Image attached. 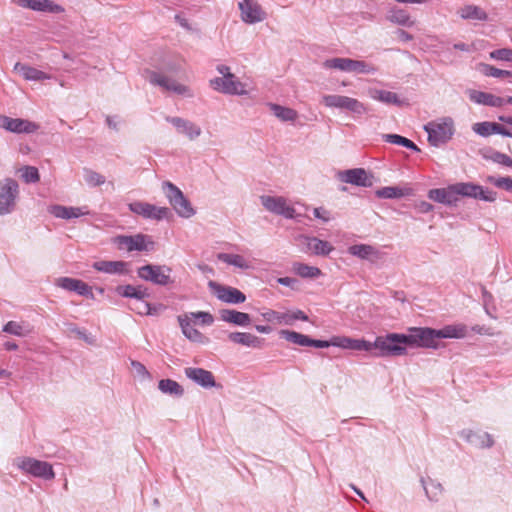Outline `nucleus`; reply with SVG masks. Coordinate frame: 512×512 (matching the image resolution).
<instances>
[{"label": "nucleus", "instance_id": "nucleus-51", "mask_svg": "<svg viewBox=\"0 0 512 512\" xmlns=\"http://www.w3.org/2000/svg\"><path fill=\"white\" fill-rule=\"evenodd\" d=\"M375 71H376V68L373 65L368 64L365 61L353 59L351 72L370 74V73H374Z\"/></svg>", "mask_w": 512, "mask_h": 512}, {"label": "nucleus", "instance_id": "nucleus-29", "mask_svg": "<svg viewBox=\"0 0 512 512\" xmlns=\"http://www.w3.org/2000/svg\"><path fill=\"white\" fill-rule=\"evenodd\" d=\"M469 98L472 102L490 107H502L505 104V98L478 90H470Z\"/></svg>", "mask_w": 512, "mask_h": 512}, {"label": "nucleus", "instance_id": "nucleus-28", "mask_svg": "<svg viewBox=\"0 0 512 512\" xmlns=\"http://www.w3.org/2000/svg\"><path fill=\"white\" fill-rule=\"evenodd\" d=\"M128 263L124 261H96L92 267L103 273L124 275L128 273Z\"/></svg>", "mask_w": 512, "mask_h": 512}, {"label": "nucleus", "instance_id": "nucleus-46", "mask_svg": "<svg viewBox=\"0 0 512 512\" xmlns=\"http://www.w3.org/2000/svg\"><path fill=\"white\" fill-rule=\"evenodd\" d=\"M480 71L486 76L495 78L512 77V71L498 69L489 64H480Z\"/></svg>", "mask_w": 512, "mask_h": 512}, {"label": "nucleus", "instance_id": "nucleus-27", "mask_svg": "<svg viewBox=\"0 0 512 512\" xmlns=\"http://www.w3.org/2000/svg\"><path fill=\"white\" fill-rule=\"evenodd\" d=\"M49 212L56 218L73 219L88 215L90 212L87 207H66L62 205H53L49 207Z\"/></svg>", "mask_w": 512, "mask_h": 512}, {"label": "nucleus", "instance_id": "nucleus-15", "mask_svg": "<svg viewBox=\"0 0 512 512\" xmlns=\"http://www.w3.org/2000/svg\"><path fill=\"white\" fill-rule=\"evenodd\" d=\"M0 128L17 134H31L39 129V125L26 119L11 118L6 115H0Z\"/></svg>", "mask_w": 512, "mask_h": 512}, {"label": "nucleus", "instance_id": "nucleus-9", "mask_svg": "<svg viewBox=\"0 0 512 512\" xmlns=\"http://www.w3.org/2000/svg\"><path fill=\"white\" fill-rule=\"evenodd\" d=\"M148 81L152 85L159 86L166 91H170L178 95L186 97L194 96L192 90L188 86L181 84L177 82L175 79H172L164 74L155 71L149 72Z\"/></svg>", "mask_w": 512, "mask_h": 512}, {"label": "nucleus", "instance_id": "nucleus-26", "mask_svg": "<svg viewBox=\"0 0 512 512\" xmlns=\"http://www.w3.org/2000/svg\"><path fill=\"white\" fill-rule=\"evenodd\" d=\"M13 70L27 81H44L52 78L50 74L20 62L14 65Z\"/></svg>", "mask_w": 512, "mask_h": 512}, {"label": "nucleus", "instance_id": "nucleus-25", "mask_svg": "<svg viewBox=\"0 0 512 512\" xmlns=\"http://www.w3.org/2000/svg\"><path fill=\"white\" fill-rule=\"evenodd\" d=\"M182 333L190 341L195 343H206L208 339L191 323V317L189 315H179L177 317Z\"/></svg>", "mask_w": 512, "mask_h": 512}, {"label": "nucleus", "instance_id": "nucleus-21", "mask_svg": "<svg viewBox=\"0 0 512 512\" xmlns=\"http://www.w3.org/2000/svg\"><path fill=\"white\" fill-rule=\"evenodd\" d=\"M185 376L203 388L216 387L214 375L212 372L203 368L187 367L184 370Z\"/></svg>", "mask_w": 512, "mask_h": 512}, {"label": "nucleus", "instance_id": "nucleus-56", "mask_svg": "<svg viewBox=\"0 0 512 512\" xmlns=\"http://www.w3.org/2000/svg\"><path fill=\"white\" fill-rule=\"evenodd\" d=\"M489 181L498 188H502L508 191L512 190V178L510 177H489Z\"/></svg>", "mask_w": 512, "mask_h": 512}, {"label": "nucleus", "instance_id": "nucleus-61", "mask_svg": "<svg viewBox=\"0 0 512 512\" xmlns=\"http://www.w3.org/2000/svg\"><path fill=\"white\" fill-rule=\"evenodd\" d=\"M135 286L133 285H124V286H118L116 288V292L126 298H132L134 295Z\"/></svg>", "mask_w": 512, "mask_h": 512}, {"label": "nucleus", "instance_id": "nucleus-41", "mask_svg": "<svg viewBox=\"0 0 512 512\" xmlns=\"http://www.w3.org/2000/svg\"><path fill=\"white\" fill-rule=\"evenodd\" d=\"M280 335L286 341L300 345V346H309L310 339L308 336L301 334L299 332L291 331V330H281Z\"/></svg>", "mask_w": 512, "mask_h": 512}, {"label": "nucleus", "instance_id": "nucleus-40", "mask_svg": "<svg viewBox=\"0 0 512 512\" xmlns=\"http://www.w3.org/2000/svg\"><path fill=\"white\" fill-rule=\"evenodd\" d=\"M158 388L161 392L174 396H182L184 393V389L182 388V386L171 379L160 380L158 383Z\"/></svg>", "mask_w": 512, "mask_h": 512}, {"label": "nucleus", "instance_id": "nucleus-31", "mask_svg": "<svg viewBox=\"0 0 512 512\" xmlns=\"http://www.w3.org/2000/svg\"><path fill=\"white\" fill-rule=\"evenodd\" d=\"M368 95L373 100L388 104V105H396L401 106L403 101L399 98V96L391 91L381 90L377 88H369Z\"/></svg>", "mask_w": 512, "mask_h": 512}, {"label": "nucleus", "instance_id": "nucleus-60", "mask_svg": "<svg viewBox=\"0 0 512 512\" xmlns=\"http://www.w3.org/2000/svg\"><path fill=\"white\" fill-rule=\"evenodd\" d=\"M350 337L346 336H335L332 337V345L343 349H348L350 344Z\"/></svg>", "mask_w": 512, "mask_h": 512}, {"label": "nucleus", "instance_id": "nucleus-8", "mask_svg": "<svg viewBox=\"0 0 512 512\" xmlns=\"http://www.w3.org/2000/svg\"><path fill=\"white\" fill-rule=\"evenodd\" d=\"M410 333L406 335L405 343L411 347H438L436 329L432 328H410Z\"/></svg>", "mask_w": 512, "mask_h": 512}, {"label": "nucleus", "instance_id": "nucleus-52", "mask_svg": "<svg viewBox=\"0 0 512 512\" xmlns=\"http://www.w3.org/2000/svg\"><path fill=\"white\" fill-rule=\"evenodd\" d=\"M348 349L356 350V351L372 352V342L366 341L364 339L351 338Z\"/></svg>", "mask_w": 512, "mask_h": 512}, {"label": "nucleus", "instance_id": "nucleus-54", "mask_svg": "<svg viewBox=\"0 0 512 512\" xmlns=\"http://www.w3.org/2000/svg\"><path fill=\"white\" fill-rule=\"evenodd\" d=\"M130 309L140 315L151 313V305L144 300H135V302L130 305Z\"/></svg>", "mask_w": 512, "mask_h": 512}, {"label": "nucleus", "instance_id": "nucleus-16", "mask_svg": "<svg viewBox=\"0 0 512 512\" xmlns=\"http://www.w3.org/2000/svg\"><path fill=\"white\" fill-rule=\"evenodd\" d=\"M129 210L134 214L140 215L146 219L161 220L167 217L169 209L166 207H157L153 204L135 201L128 205Z\"/></svg>", "mask_w": 512, "mask_h": 512}, {"label": "nucleus", "instance_id": "nucleus-11", "mask_svg": "<svg viewBox=\"0 0 512 512\" xmlns=\"http://www.w3.org/2000/svg\"><path fill=\"white\" fill-rule=\"evenodd\" d=\"M260 202L263 207L271 213L284 216L288 219L296 217L295 209L288 204L284 197L262 195L260 196Z\"/></svg>", "mask_w": 512, "mask_h": 512}, {"label": "nucleus", "instance_id": "nucleus-59", "mask_svg": "<svg viewBox=\"0 0 512 512\" xmlns=\"http://www.w3.org/2000/svg\"><path fill=\"white\" fill-rule=\"evenodd\" d=\"M74 292L81 296H93L91 287L82 280H77Z\"/></svg>", "mask_w": 512, "mask_h": 512}, {"label": "nucleus", "instance_id": "nucleus-47", "mask_svg": "<svg viewBox=\"0 0 512 512\" xmlns=\"http://www.w3.org/2000/svg\"><path fill=\"white\" fill-rule=\"evenodd\" d=\"M495 125L496 123L489 121L478 122L473 124L472 130L482 137H488L494 134Z\"/></svg>", "mask_w": 512, "mask_h": 512}, {"label": "nucleus", "instance_id": "nucleus-20", "mask_svg": "<svg viewBox=\"0 0 512 512\" xmlns=\"http://www.w3.org/2000/svg\"><path fill=\"white\" fill-rule=\"evenodd\" d=\"M165 120L171 123L177 129L178 133L185 135L189 140H195L202 133L200 126L187 119L166 116Z\"/></svg>", "mask_w": 512, "mask_h": 512}, {"label": "nucleus", "instance_id": "nucleus-2", "mask_svg": "<svg viewBox=\"0 0 512 512\" xmlns=\"http://www.w3.org/2000/svg\"><path fill=\"white\" fill-rule=\"evenodd\" d=\"M428 134V142L435 147L446 144L454 135V121L450 117H443L430 121L424 126Z\"/></svg>", "mask_w": 512, "mask_h": 512}, {"label": "nucleus", "instance_id": "nucleus-23", "mask_svg": "<svg viewBox=\"0 0 512 512\" xmlns=\"http://www.w3.org/2000/svg\"><path fill=\"white\" fill-rule=\"evenodd\" d=\"M428 197L435 202L446 205H453L459 200L456 193L455 184L450 185L447 188L431 189L428 192Z\"/></svg>", "mask_w": 512, "mask_h": 512}, {"label": "nucleus", "instance_id": "nucleus-22", "mask_svg": "<svg viewBox=\"0 0 512 512\" xmlns=\"http://www.w3.org/2000/svg\"><path fill=\"white\" fill-rule=\"evenodd\" d=\"M228 339L234 344L248 348L261 349L265 345V339L247 332H230Z\"/></svg>", "mask_w": 512, "mask_h": 512}, {"label": "nucleus", "instance_id": "nucleus-57", "mask_svg": "<svg viewBox=\"0 0 512 512\" xmlns=\"http://www.w3.org/2000/svg\"><path fill=\"white\" fill-rule=\"evenodd\" d=\"M77 280L70 277H60L56 280V285L64 290L74 292Z\"/></svg>", "mask_w": 512, "mask_h": 512}, {"label": "nucleus", "instance_id": "nucleus-49", "mask_svg": "<svg viewBox=\"0 0 512 512\" xmlns=\"http://www.w3.org/2000/svg\"><path fill=\"white\" fill-rule=\"evenodd\" d=\"M21 172V177L26 183H36L40 179L38 169L34 166H25Z\"/></svg>", "mask_w": 512, "mask_h": 512}, {"label": "nucleus", "instance_id": "nucleus-43", "mask_svg": "<svg viewBox=\"0 0 512 512\" xmlns=\"http://www.w3.org/2000/svg\"><path fill=\"white\" fill-rule=\"evenodd\" d=\"M2 331L5 333H8V334L18 336V337H24L31 332V330L27 326H25L23 323H19L16 321L7 322L4 325Z\"/></svg>", "mask_w": 512, "mask_h": 512}, {"label": "nucleus", "instance_id": "nucleus-34", "mask_svg": "<svg viewBox=\"0 0 512 512\" xmlns=\"http://www.w3.org/2000/svg\"><path fill=\"white\" fill-rule=\"evenodd\" d=\"M437 339L441 338H464L467 335V327L463 324L447 325L442 329H436Z\"/></svg>", "mask_w": 512, "mask_h": 512}, {"label": "nucleus", "instance_id": "nucleus-44", "mask_svg": "<svg viewBox=\"0 0 512 512\" xmlns=\"http://www.w3.org/2000/svg\"><path fill=\"white\" fill-rule=\"evenodd\" d=\"M294 270L303 278H316L321 275L319 268L302 263L294 264Z\"/></svg>", "mask_w": 512, "mask_h": 512}, {"label": "nucleus", "instance_id": "nucleus-38", "mask_svg": "<svg viewBox=\"0 0 512 512\" xmlns=\"http://www.w3.org/2000/svg\"><path fill=\"white\" fill-rule=\"evenodd\" d=\"M274 115L283 122H293L296 120L298 113L294 109L283 107L278 104H269Z\"/></svg>", "mask_w": 512, "mask_h": 512}, {"label": "nucleus", "instance_id": "nucleus-63", "mask_svg": "<svg viewBox=\"0 0 512 512\" xmlns=\"http://www.w3.org/2000/svg\"><path fill=\"white\" fill-rule=\"evenodd\" d=\"M313 214L316 218L321 219L324 222H328L330 220L329 211L322 207L314 208Z\"/></svg>", "mask_w": 512, "mask_h": 512}, {"label": "nucleus", "instance_id": "nucleus-48", "mask_svg": "<svg viewBox=\"0 0 512 512\" xmlns=\"http://www.w3.org/2000/svg\"><path fill=\"white\" fill-rule=\"evenodd\" d=\"M84 180L92 187L100 186L105 183V177L103 175L87 168L84 169Z\"/></svg>", "mask_w": 512, "mask_h": 512}, {"label": "nucleus", "instance_id": "nucleus-39", "mask_svg": "<svg viewBox=\"0 0 512 512\" xmlns=\"http://www.w3.org/2000/svg\"><path fill=\"white\" fill-rule=\"evenodd\" d=\"M353 59L350 58H331L323 62V67L327 69H337L344 72H351Z\"/></svg>", "mask_w": 512, "mask_h": 512}, {"label": "nucleus", "instance_id": "nucleus-53", "mask_svg": "<svg viewBox=\"0 0 512 512\" xmlns=\"http://www.w3.org/2000/svg\"><path fill=\"white\" fill-rule=\"evenodd\" d=\"M490 58L500 61H512V49L502 48L490 52Z\"/></svg>", "mask_w": 512, "mask_h": 512}, {"label": "nucleus", "instance_id": "nucleus-50", "mask_svg": "<svg viewBox=\"0 0 512 512\" xmlns=\"http://www.w3.org/2000/svg\"><path fill=\"white\" fill-rule=\"evenodd\" d=\"M184 315H189L191 317L192 324L195 323L196 320H200L203 325H211L214 322V318L209 312L199 311L185 313Z\"/></svg>", "mask_w": 512, "mask_h": 512}, {"label": "nucleus", "instance_id": "nucleus-14", "mask_svg": "<svg viewBox=\"0 0 512 512\" xmlns=\"http://www.w3.org/2000/svg\"><path fill=\"white\" fill-rule=\"evenodd\" d=\"M455 188L458 197H470L486 202H494L497 198V193L495 191L484 189L482 186L473 183H456Z\"/></svg>", "mask_w": 512, "mask_h": 512}, {"label": "nucleus", "instance_id": "nucleus-36", "mask_svg": "<svg viewBox=\"0 0 512 512\" xmlns=\"http://www.w3.org/2000/svg\"><path fill=\"white\" fill-rule=\"evenodd\" d=\"M375 194L378 198H382V199H397V198H401L406 195H410L411 189L387 186V187L378 189L375 192Z\"/></svg>", "mask_w": 512, "mask_h": 512}, {"label": "nucleus", "instance_id": "nucleus-32", "mask_svg": "<svg viewBox=\"0 0 512 512\" xmlns=\"http://www.w3.org/2000/svg\"><path fill=\"white\" fill-rule=\"evenodd\" d=\"M348 253L364 260L379 259V252L371 245L356 244L348 248Z\"/></svg>", "mask_w": 512, "mask_h": 512}, {"label": "nucleus", "instance_id": "nucleus-7", "mask_svg": "<svg viewBox=\"0 0 512 512\" xmlns=\"http://www.w3.org/2000/svg\"><path fill=\"white\" fill-rule=\"evenodd\" d=\"M322 103L326 107L347 110L357 115H362L367 111L366 106L362 102L343 95H324Z\"/></svg>", "mask_w": 512, "mask_h": 512}, {"label": "nucleus", "instance_id": "nucleus-30", "mask_svg": "<svg viewBox=\"0 0 512 512\" xmlns=\"http://www.w3.org/2000/svg\"><path fill=\"white\" fill-rule=\"evenodd\" d=\"M221 320L237 326H248L251 323V317L248 313L240 312L233 309L220 310Z\"/></svg>", "mask_w": 512, "mask_h": 512}, {"label": "nucleus", "instance_id": "nucleus-45", "mask_svg": "<svg viewBox=\"0 0 512 512\" xmlns=\"http://www.w3.org/2000/svg\"><path fill=\"white\" fill-rule=\"evenodd\" d=\"M426 496L431 501H438L439 496L443 493V486L439 482L430 480L429 487L426 486L424 479H421Z\"/></svg>", "mask_w": 512, "mask_h": 512}, {"label": "nucleus", "instance_id": "nucleus-24", "mask_svg": "<svg viewBox=\"0 0 512 512\" xmlns=\"http://www.w3.org/2000/svg\"><path fill=\"white\" fill-rule=\"evenodd\" d=\"M461 437L468 443L478 448H490L494 445L492 436L487 432H475L472 430H463Z\"/></svg>", "mask_w": 512, "mask_h": 512}, {"label": "nucleus", "instance_id": "nucleus-17", "mask_svg": "<svg viewBox=\"0 0 512 512\" xmlns=\"http://www.w3.org/2000/svg\"><path fill=\"white\" fill-rule=\"evenodd\" d=\"M241 19L247 24L262 22L266 18V13L256 0H243L239 2Z\"/></svg>", "mask_w": 512, "mask_h": 512}, {"label": "nucleus", "instance_id": "nucleus-19", "mask_svg": "<svg viewBox=\"0 0 512 512\" xmlns=\"http://www.w3.org/2000/svg\"><path fill=\"white\" fill-rule=\"evenodd\" d=\"M338 178L342 182L356 186L370 187L373 184L372 176L368 175L366 170L363 168H354L340 171L338 173Z\"/></svg>", "mask_w": 512, "mask_h": 512}, {"label": "nucleus", "instance_id": "nucleus-5", "mask_svg": "<svg viewBox=\"0 0 512 512\" xmlns=\"http://www.w3.org/2000/svg\"><path fill=\"white\" fill-rule=\"evenodd\" d=\"M19 196V185L13 178L0 180V215L14 211Z\"/></svg>", "mask_w": 512, "mask_h": 512}, {"label": "nucleus", "instance_id": "nucleus-1", "mask_svg": "<svg viewBox=\"0 0 512 512\" xmlns=\"http://www.w3.org/2000/svg\"><path fill=\"white\" fill-rule=\"evenodd\" d=\"M406 334L388 333L376 337L372 342V351L376 357L402 356L407 353Z\"/></svg>", "mask_w": 512, "mask_h": 512}, {"label": "nucleus", "instance_id": "nucleus-6", "mask_svg": "<svg viewBox=\"0 0 512 512\" xmlns=\"http://www.w3.org/2000/svg\"><path fill=\"white\" fill-rule=\"evenodd\" d=\"M163 188L166 190V196L176 213L183 218H190L195 214L188 199L183 192L171 182H164Z\"/></svg>", "mask_w": 512, "mask_h": 512}, {"label": "nucleus", "instance_id": "nucleus-13", "mask_svg": "<svg viewBox=\"0 0 512 512\" xmlns=\"http://www.w3.org/2000/svg\"><path fill=\"white\" fill-rule=\"evenodd\" d=\"M115 242L119 249L126 251H150L153 249V241L150 237L143 234L132 236H118Z\"/></svg>", "mask_w": 512, "mask_h": 512}, {"label": "nucleus", "instance_id": "nucleus-3", "mask_svg": "<svg viewBox=\"0 0 512 512\" xmlns=\"http://www.w3.org/2000/svg\"><path fill=\"white\" fill-rule=\"evenodd\" d=\"M16 466L23 472L44 480L55 478L53 467L46 461L37 460L31 457H21L16 460Z\"/></svg>", "mask_w": 512, "mask_h": 512}, {"label": "nucleus", "instance_id": "nucleus-12", "mask_svg": "<svg viewBox=\"0 0 512 512\" xmlns=\"http://www.w3.org/2000/svg\"><path fill=\"white\" fill-rule=\"evenodd\" d=\"M208 287L222 302L228 304H240L246 301L245 294L235 287L222 285L212 280L208 282Z\"/></svg>", "mask_w": 512, "mask_h": 512}, {"label": "nucleus", "instance_id": "nucleus-37", "mask_svg": "<svg viewBox=\"0 0 512 512\" xmlns=\"http://www.w3.org/2000/svg\"><path fill=\"white\" fill-rule=\"evenodd\" d=\"M217 258L228 265L235 266L242 270L251 268L249 261L239 254L219 253Z\"/></svg>", "mask_w": 512, "mask_h": 512}, {"label": "nucleus", "instance_id": "nucleus-4", "mask_svg": "<svg viewBox=\"0 0 512 512\" xmlns=\"http://www.w3.org/2000/svg\"><path fill=\"white\" fill-rule=\"evenodd\" d=\"M171 273L172 269L167 265L147 264L139 267L137 270V274L141 279L161 286H167L174 282Z\"/></svg>", "mask_w": 512, "mask_h": 512}, {"label": "nucleus", "instance_id": "nucleus-55", "mask_svg": "<svg viewBox=\"0 0 512 512\" xmlns=\"http://www.w3.org/2000/svg\"><path fill=\"white\" fill-rule=\"evenodd\" d=\"M15 2L23 8H29L34 11L42 12L43 0H15Z\"/></svg>", "mask_w": 512, "mask_h": 512}, {"label": "nucleus", "instance_id": "nucleus-58", "mask_svg": "<svg viewBox=\"0 0 512 512\" xmlns=\"http://www.w3.org/2000/svg\"><path fill=\"white\" fill-rule=\"evenodd\" d=\"M42 12H48L53 14L63 13L64 8L51 0H43Z\"/></svg>", "mask_w": 512, "mask_h": 512}, {"label": "nucleus", "instance_id": "nucleus-18", "mask_svg": "<svg viewBox=\"0 0 512 512\" xmlns=\"http://www.w3.org/2000/svg\"><path fill=\"white\" fill-rule=\"evenodd\" d=\"M297 241L298 245L305 253L328 255L333 250V246L329 242L320 240L316 237L301 235L297 238Z\"/></svg>", "mask_w": 512, "mask_h": 512}, {"label": "nucleus", "instance_id": "nucleus-35", "mask_svg": "<svg viewBox=\"0 0 512 512\" xmlns=\"http://www.w3.org/2000/svg\"><path fill=\"white\" fill-rule=\"evenodd\" d=\"M457 13L464 20L486 21L488 18L487 13L476 5H464Z\"/></svg>", "mask_w": 512, "mask_h": 512}, {"label": "nucleus", "instance_id": "nucleus-10", "mask_svg": "<svg viewBox=\"0 0 512 512\" xmlns=\"http://www.w3.org/2000/svg\"><path fill=\"white\" fill-rule=\"evenodd\" d=\"M211 87L221 93L229 95H246L248 90L246 84L242 83L233 75L228 77H216L210 80Z\"/></svg>", "mask_w": 512, "mask_h": 512}, {"label": "nucleus", "instance_id": "nucleus-64", "mask_svg": "<svg viewBox=\"0 0 512 512\" xmlns=\"http://www.w3.org/2000/svg\"><path fill=\"white\" fill-rule=\"evenodd\" d=\"M511 158L509 156H507L506 154L504 153H496L494 155V161L499 163V164H502L504 166H508L510 167L511 165Z\"/></svg>", "mask_w": 512, "mask_h": 512}, {"label": "nucleus", "instance_id": "nucleus-62", "mask_svg": "<svg viewBox=\"0 0 512 512\" xmlns=\"http://www.w3.org/2000/svg\"><path fill=\"white\" fill-rule=\"evenodd\" d=\"M150 296L148 289L142 286H135V291L133 295V299L135 300H144Z\"/></svg>", "mask_w": 512, "mask_h": 512}, {"label": "nucleus", "instance_id": "nucleus-33", "mask_svg": "<svg viewBox=\"0 0 512 512\" xmlns=\"http://www.w3.org/2000/svg\"><path fill=\"white\" fill-rule=\"evenodd\" d=\"M387 20L404 27H412L415 24V20L411 18V15L402 8L390 10L387 14Z\"/></svg>", "mask_w": 512, "mask_h": 512}, {"label": "nucleus", "instance_id": "nucleus-42", "mask_svg": "<svg viewBox=\"0 0 512 512\" xmlns=\"http://www.w3.org/2000/svg\"><path fill=\"white\" fill-rule=\"evenodd\" d=\"M383 139L391 144L401 145L416 152L420 151L414 142L398 134H384Z\"/></svg>", "mask_w": 512, "mask_h": 512}]
</instances>
